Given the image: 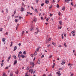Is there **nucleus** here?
Segmentation results:
<instances>
[{
  "mask_svg": "<svg viewBox=\"0 0 76 76\" xmlns=\"http://www.w3.org/2000/svg\"><path fill=\"white\" fill-rule=\"evenodd\" d=\"M70 0H71L72 1V0H65V2H67V3H69V1Z\"/></svg>",
  "mask_w": 76,
  "mask_h": 76,
  "instance_id": "dca6fc26",
  "label": "nucleus"
},
{
  "mask_svg": "<svg viewBox=\"0 0 76 76\" xmlns=\"http://www.w3.org/2000/svg\"><path fill=\"white\" fill-rule=\"evenodd\" d=\"M13 74L12 73V72H11L10 74V76H13Z\"/></svg>",
  "mask_w": 76,
  "mask_h": 76,
  "instance_id": "c85d7f7f",
  "label": "nucleus"
},
{
  "mask_svg": "<svg viewBox=\"0 0 76 76\" xmlns=\"http://www.w3.org/2000/svg\"><path fill=\"white\" fill-rule=\"evenodd\" d=\"M70 65H71V64H70V63H69V64H68V65L70 66Z\"/></svg>",
  "mask_w": 76,
  "mask_h": 76,
  "instance_id": "052dcab7",
  "label": "nucleus"
},
{
  "mask_svg": "<svg viewBox=\"0 0 76 76\" xmlns=\"http://www.w3.org/2000/svg\"><path fill=\"white\" fill-rule=\"evenodd\" d=\"M13 57H14V58L15 59V60H16V56H15V55H14L13 56Z\"/></svg>",
  "mask_w": 76,
  "mask_h": 76,
  "instance_id": "4be33fe9",
  "label": "nucleus"
},
{
  "mask_svg": "<svg viewBox=\"0 0 76 76\" xmlns=\"http://www.w3.org/2000/svg\"><path fill=\"white\" fill-rule=\"evenodd\" d=\"M30 64L31 66H32V67H34V66H35V64L34 63V62H30Z\"/></svg>",
  "mask_w": 76,
  "mask_h": 76,
  "instance_id": "f257e3e1",
  "label": "nucleus"
},
{
  "mask_svg": "<svg viewBox=\"0 0 76 76\" xmlns=\"http://www.w3.org/2000/svg\"><path fill=\"white\" fill-rule=\"evenodd\" d=\"M18 45L19 46V47H20V45H21V44H20V43H19Z\"/></svg>",
  "mask_w": 76,
  "mask_h": 76,
  "instance_id": "09e8293b",
  "label": "nucleus"
},
{
  "mask_svg": "<svg viewBox=\"0 0 76 76\" xmlns=\"http://www.w3.org/2000/svg\"><path fill=\"white\" fill-rule=\"evenodd\" d=\"M0 31L1 32V31H2V28H0Z\"/></svg>",
  "mask_w": 76,
  "mask_h": 76,
  "instance_id": "680f3d73",
  "label": "nucleus"
},
{
  "mask_svg": "<svg viewBox=\"0 0 76 76\" xmlns=\"http://www.w3.org/2000/svg\"><path fill=\"white\" fill-rule=\"evenodd\" d=\"M39 51V48H37V51Z\"/></svg>",
  "mask_w": 76,
  "mask_h": 76,
  "instance_id": "ea45409f",
  "label": "nucleus"
},
{
  "mask_svg": "<svg viewBox=\"0 0 76 76\" xmlns=\"http://www.w3.org/2000/svg\"><path fill=\"white\" fill-rule=\"evenodd\" d=\"M44 55H43L41 57V58H44Z\"/></svg>",
  "mask_w": 76,
  "mask_h": 76,
  "instance_id": "79ce46f5",
  "label": "nucleus"
},
{
  "mask_svg": "<svg viewBox=\"0 0 76 76\" xmlns=\"http://www.w3.org/2000/svg\"><path fill=\"white\" fill-rule=\"evenodd\" d=\"M37 63L38 64H40V63H41V62H40V60H38L37 61Z\"/></svg>",
  "mask_w": 76,
  "mask_h": 76,
  "instance_id": "412c9836",
  "label": "nucleus"
},
{
  "mask_svg": "<svg viewBox=\"0 0 76 76\" xmlns=\"http://www.w3.org/2000/svg\"><path fill=\"white\" fill-rule=\"evenodd\" d=\"M30 31H34V28H31L30 29Z\"/></svg>",
  "mask_w": 76,
  "mask_h": 76,
  "instance_id": "a878e982",
  "label": "nucleus"
},
{
  "mask_svg": "<svg viewBox=\"0 0 76 76\" xmlns=\"http://www.w3.org/2000/svg\"><path fill=\"white\" fill-rule=\"evenodd\" d=\"M49 3V1L48 0H45V3L46 4H48Z\"/></svg>",
  "mask_w": 76,
  "mask_h": 76,
  "instance_id": "9b49d317",
  "label": "nucleus"
},
{
  "mask_svg": "<svg viewBox=\"0 0 76 76\" xmlns=\"http://www.w3.org/2000/svg\"><path fill=\"white\" fill-rule=\"evenodd\" d=\"M55 61H56V60H53V63H54L55 62Z\"/></svg>",
  "mask_w": 76,
  "mask_h": 76,
  "instance_id": "338daca9",
  "label": "nucleus"
},
{
  "mask_svg": "<svg viewBox=\"0 0 76 76\" xmlns=\"http://www.w3.org/2000/svg\"><path fill=\"white\" fill-rule=\"evenodd\" d=\"M25 76H28V73H26Z\"/></svg>",
  "mask_w": 76,
  "mask_h": 76,
  "instance_id": "37998d69",
  "label": "nucleus"
},
{
  "mask_svg": "<svg viewBox=\"0 0 76 76\" xmlns=\"http://www.w3.org/2000/svg\"><path fill=\"white\" fill-rule=\"evenodd\" d=\"M64 37H66V35L65 34H64Z\"/></svg>",
  "mask_w": 76,
  "mask_h": 76,
  "instance_id": "8fccbe9b",
  "label": "nucleus"
},
{
  "mask_svg": "<svg viewBox=\"0 0 76 76\" xmlns=\"http://www.w3.org/2000/svg\"><path fill=\"white\" fill-rule=\"evenodd\" d=\"M11 58V55H10L9 57L8 58V59L7 60V61L8 62H9V60Z\"/></svg>",
  "mask_w": 76,
  "mask_h": 76,
  "instance_id": "6e6552de",
  "label": "nucleus"
},
{
  "mask_svg": "<svg viewBox=\"0 0 76 76\" xmlns=\"http://www.w3.org/2000/svg\"><path fill=\"white\" fill-rule=\"evenodd\" d=\"M73 73H72V74H71V76H73Z\"/></svg>",
  "mask_w": 76,
  "mask_h": 76,
  "instance_id": "0e129e2a",
  "label": "nucleus"
},
{
  "mask_svg": "<svg viewBox=\"0 0 76 76\" xmlns=\"http://www.w3.org/2000/svg\"><path fill=\"white\" fill-rule=\"evenodd\" d=\"M62 39H63V38H64L63 37V34H62Z\"/></svg>",
  "mask_w": 76,
  "mask_h": 76,
  "instance_id": "49530a36",
  "label": "nucleus"
},
{
  "mask_svg": "<svg viewBox=\"0 0 76 76\" xmlns=\"http://www.w3.org/2000/svg\"><path fill=\"white\" fill-rule=\"evenodd\" d=\"M33 72H34V71L33 70V69H30V70H29L28 72L29 73V72H31V74H32Z\"/></svg>",
  "mask_w": 76,
  "mask_h": 76,
  "instance_id": "20e7f679",
  "label": "nucleus"
},
{
  "mask_svg": "<svg viewBox=\"0 0 76 76\" xmlns=\"http://www.w3.org/2000/svg\"><path fill=\"white\" fill-rule=\"evenodd\" d=\"M4 64L2 62L1 64V66H3Z\"/></svg>",
  "mask_w": 76,
  "mask_h": 76,
  "instance_id": "58836bf2",
  "label": "nucleus"
},
{
  "mask_svg": "<svg viewBox=\"0 0 76 76\" xmlns=\"http://www.w3.org/2000/svg\"><path fill=\"white\" fill-rule=\"evenodd\" d=\"M59 23L60 25H62V21H59Z\"/></svg>",
  "mask_w": 76,
  "mask_h": 76,
  "instance_id": "ddd939ff",
  "label": "nucleus"
},
{
  "mask_svg": "<svg viewBox=\"0 0 76 76\" xmlns=\"http://www.w3.org/2000/svg\"><path fill=\"white\" fill-rule=\"evenodd\" d=\"M36 3H38V0H36Z\"/></svg>",
  "mask_w": 76,
  "mask_h": 76,
  "instance_id": "6e6d98bb",
  "label": "nucleus"
},
{
  "mask_svg": "<svg viewBox=\"0 0 76 76\" xmlns=\"http://www.w3.org/2000/svg\"><path fill=\"white\" fill-rule=\"evenodd\" d=\"M34 54V56H36L37 54V52L35 51Z\"/></svg>",
  "mask_w": 76,
  "mask_h": 76,
  "instance_id": "5701e85b",
  "label": "nucleus"
},
{
  "mask_svg": "<svg viewBox=\"0 0 76 76\" xmlns=\"http://www.w3.org/2000/svg\"><path fill=\"white\" fill-rule=\"evenodd\" d=\"M15 74L16 75H18L19 74V70L17 69V70L15 72Z\"/></svg>",
  "mask_w": 76,
  "mask_h": 76,
  "instance_id": "0eeeda50",
  "label": "nucleus"
},
{
  "mask_svg": "<svg viewBox=\"0 0 76 76\" xmlns=\"http://www.w3.org/2000/svg\"><path fill=\"white\" fill-rule=\"evenodd\" d=\"M18 19H16L15 20V22H18Z\"/></svg>",
  "mask_w": 76,
  "mask_h": 76,
  "instance_id": "6ab92c4d",
  "label": "nucleus"
},
{
  "mask_svg": "<svg viewBox=\"0 0 76 76\" xmlns=\"http://www.w3.org/2000/svg\"><path fill=\"white\" fill-rule=\"evenodd\" d=\"M42 76H46V75H45V74H43Z\"/></svg>",
  "mask_w": 76,
  "mask_h": 76,
  "instance_id": "774afa93",
  "label": "nucleus"
},
{
  "mask_svg": "<svg viewBox=\"0 0 76 76\" xmlns=\"http://www.w3.org/2000/svg\"><path fill=\"white\" fill-rule=\"evenodd\" d=\"M56 65V64L53 63V65L52 66V69H54V66Z\"/></svg>",
  "mask_w": 76,
  "mask_h": 76,
  "instance_id": "1a4fd4ad",
  "label": "nucleus"
},
{
  "mask_svg": "<svg viewBox=\"0 0 76 76\" xmlns=\"http://www.w3.org/2000/svg\"><path fill=\"white\" fill-rule=\"evenodd\" d=\"M41 19H42V20H44V19L43 18V17H41Z\"/></svg>",
  "mask_w": 76,
  "mask_h": 76,
  "instance_id": "864d4df0",
  "label": "nucleus"
},
{
  "mask_svg": "<svg viewBox=\"0 0 76 76\" xmlns=\"http://www.w3.org/2000/svg\"><path fill=\"white\" fill-rule=\"evenodd\" d=\"M31 8L32 9V10H34V7H31Z\"/></svg>",
  "mask_w": 76,
  "mask_h": 76,
  "instance_id": "bf43d9fd",
  "label": "nucleus"
},
{
  "mask_svg": "<svg viewBox=\"0 0 76 76\" xmlns=\"http://www.w3.org/2000/svg\"><path fill=\"white\" fill-rule=\"evenodd\" d=\"M58 15H61V13H60V12H59L58 13Z\"/></svg>",
  "mask_w": 76,
  "mask_h": 76,
  "instance_id": "de8ad7c7",
  "label": "nucleus"
},
{
  "mask_svg": "<svg viewBox=\"0 0 76 76\" xmlns=\"http://www.w3.org/2000/svg\"><path fill=\"white\" fill-rule=\"evenodd\" d=\"M9 69V67H8V66H7V67H6L5 69Z\"/></svg>",
  "mask_w": 76,
  "mask_h": 76,
  "instance_id": "a18cd8bd",
  "label": "nucleus"
},
{
  "mask_svg": "<svg viewBox=\"0 0 76 76\" xmlns=\"http://www.w3.org/2000/svg\"><path fill=\"white\" fill-rule=\"evenodd\" d=\"M24 33H25V32H24V31H22V36H23V35Z\"/></svg>",
  "mask_w": 76,
  "mask_h": 76,
  "instance_id": "b1692460",
  "label": "nucleus"
},
{
  "mask_svg": "<svg viewBox=\"0 0 76 76\" xmlns=\"http://www.w3.org/2000/svg\"><path fill=\"white\" fill-rule=\"evenodd\" d=\"M50 18H47V19H46L47 22H48V20H49V19H50Z\"/></svg>",
  "mask_w": 76,
  "mask_h": 76,
  "instance_id": "393cba45",
  "label": "nucleus"
},
{
  "mask_svg": "<svg viewBox=\"0 0 76 76\" xmlns=\"http://www.w3.org/2000/svg\"><path fill=\"white\" fill-rule=\"evenodd\" d=\"M31 57H34V56H35V55L34 54H31Z\"/></svg>",
  "mask_w": 76,
  "mask_h": 76,
  "instance_id": "aec40b11",
  "label": "nucleus"
},
{
  "mask_svg": "<svg viewBox=\"0 0 76 76\" xmlns=\"http://www.w3.org/2000/svg\"><path fill=\"white\" fill-rule=\"evenodd\" d=\"M64 45L65 46V47H67V46L66 45V43H65L64 44Z\"/></svg>",
  "mask_w": 76,
  "mask_h": 76,
  "instance_id": "13d9d810",
  "label": "nucleus"
},
{
  "mask_svg": "<svg viewBox=\"0 0 76 76\" xmlns=\"http://www.w3.org/2000/svg\"><path fill=\"white\" fill-rule=\"evenodd\" d=\"M75 31H72V32H71V34H75Z\"/></svg>",
  "mask_w": 76,
  "mask_h": 76,
  "instance_id": "cd10ccee",
  "label": "nucleus"
},
{
  "mask_svg": "<svg viewBox=\"0 0 76 76\" xmlns=\"http://www.w3.org/2000/svg\"><path fill=\"white\" fill-rule=\"evenodd\" d=\"M16 64H17V60H15L14 61L13 64L14 66L16 65Z\"/></svg>",
  "mask_w": 76,
  "mask_h": 76,
  "instance_id": "423d86ee",
  "label": "nucleus"
},
{
  "mask_svg": "<svg viewBox=\"0 0 76 76\" xmlns=\"http://www.w3.org/2000/svg\"><path fill=\"white\" fill-rule=\"evenodd\" d=\"M5 40H6V39H4V38L3 39H2L3 42H4V41H5Z\"/></svg>",
  "mask_w": 76,
  "mask_h": 76,
  "instance_id": "c756f323",
  "label": "nucleus"
},
{
  "mask_svg": "<svg viewBox=\"0 0 76 76\" xmlns=\"http://www.w3.org/2000/svg\"><path fill=\"white\" fill-rule=\"evenodd\" d=\"M59 70H62V68H59Z\"/></svg>",
  "mask_w": 76,
  "mask_h": 76,
  "instance_id": "69168bd1",
  "label": "nucleus"
},
{
  "mask_svg": "<svg viewBox=\"0 0 76 76\" xmlns=\"http://www.w3.org/2000/svg\"><path fill=\"white\" fill-rule=\"evenodd\" d=\"M21 18H22V17L20 16L19 17V19H20H20H21Z\"/></svg>",
  "mask_w": 76,
  "mask_h": 76,
  "instance_id": "3c124183",
  "label": "nucleus"
},
{
  "mask_svg": "<svg viewBox=\"0 0 76 76\" xmlns=\"http://www.w3.org/2000/svg\"><path fill=\"white\" fill-rule=\"evenodd\" d=\"M25 56L23 55H22L20 56V57H22V58H24Z\"/></svg>",
  "mask_w": 76,
  "mask_h": 76,
  "instance_id": "9d476101",
  "label": "nucleus"
},
{
  "mask_svg": "<svg viewBox=\"0 0 76 76\" xmlns=\"http://www.w3.org/2000/svg\"><path fill=\"white\" fill-rule=\"evenodd\" d=\"M51 7H52V5H51L50 6V7H49V9H51Z\"/></svg>",
  "mask_w": 76,
  "mask_h": 76,
  "instance_id": "4d7b16f0",
  "label": "nucleus"
},
{
  "mask_svg": "<svg viewBox=\"0 0 76 76\" xmlns=\"http://www.w3.org/2000/svg\"><path fill=\"white\" fill-rule=\"evenodd\" d=\"M27 14H28L29 15H32V13H31L29 12H27Z\"/></svg>",
  "mask_w": 76,
  "mask_h": 76,
  "instance_id": "4468645a",
  "label": "nucleus"
},
{
  "mask_svg": "<svg viewBox=\"0 0 76 76\" xmlns=\"http://www.w3.org/2000/svg\"><path fill=\"white\" fill-rule=\"evenodd\" d=\"M26 70H29V67H27V68H26Z\"/></svg>",
  "mask_w": 76,
  "mask_h": 76,
  "instance_id": "603ef678",
  "label": "nucleus"
},
{
  "mask_svg": "<svg viewBox=\"0 0 76 76\" xmlns=\"http://www.w3.org/2000/svg\"><path fill=\"white\" fill-rule=\"evenodd\" d=\"M56 0H53L52 1L53 3H55V1Z\"/></svg>",
  "mask_w": 76,
  "mask_h": 76,
  "instance_id": "5fc2aeb1",
  "label": "nucleus"
},
{
  "mask_svg": "<svg viewBox=\"0 0 76 76\" xmlns=\"http://www.w3.org/2000/svg\"><path fill=\"white\" fill-rule=\"evenodd\" d=\"M17 49V48H14V51H16V50Z\"/></svg>",
  "mask_w": 76,
  "mask_h": 76,
  "instance_id": "473e14b6",
  "label": "nucleus"
},
{
  "mask_svg": "<svg viewBox=\"0 0 76 76\" xmlns=\"http://www.w3.org/2000/svg\"><path fill=\"white\" fill-rule=\"evenodd\" d=\"M34 11L35 12H36V13H38V11L37 10V9H35L34 10Z\"/></svg>",
  "mask_w": 76,
  "mask_h": 76,
  "instance_id": "f3484780",
  "label": "nucleus"
},
{
  "mask_svg": "<svg viewBox=\"0 0 76 76\" xmlns=\"http://www.w3.org/2000/svg\"><path fill=\"white\" fill-rule=\"evenodd\" d=\"M52 44L53 45H56V43L54 42H52Z\"/></svg>",
  "mask_w": 76,
  "mask_h": 76,
  "instance_id": "e433bc0d",
  "label": "nucleus"
},
{
  "mask_svg": "<svg viewBox=\"0 0 76 76\" xmlns=\"http://www.w3.org/2000/svg\"><path fill=\"white\" fill-rule=\"evenodd\" d=\"M33 21L34 22H36L37 21V18L35 17L34 18V20H33Z\"/></svg>",
  "mask_w": 76,
  "mask_h": 76,
  "instance_id": "2eb2a0df",
  "label": "nucleus"
},
{
  "mask_svg": "<svg viewBox=\"0 0 76 76\" xmlns=\"http://www.w3.org/2000/svg\"><path fill=\"white\" fill-rule=\"evenodd\" d=\"M24 10H25V9L23 8V7H21V10H20L21 12H23Z\"/></svg>",
  "mask_w": 76,
  "mask_h": 76,
  "instance_id": "39448f33",
  "label": "nucleus"
},
{
  "mask_svg": "<svg viewBox=\"0 0 76 76\" xmlns=\"http://www.w3.org/2000/svg\"><path fill=\"white\" fill-rule=\"evenodd\" d=\"M61 27H60V26L58 27V28L59 29H61Z\"/></svg>",
  "mask_w": 76,
  "mask_h": 76,
  "instance_id": "a19ab883",
  "label": "nucleus"
},
{
  "mask_svg": "<svg viewBox=\"0 0 76 76\" xmlns=\"http://www.w3.org/2000/svg\"><path fill=\"white\" fill-rule=\"evenodd\" d=\"M52 56H53V55H51L50 56H49V58H51L52 57Z\"/></svg>",
  "mask_w": 76,
  "mask_h": 76,
  "instance_id": "7c9ffc66",
  "label": "nucleus"
},
{
  "mask_svg": "<svg viewBox=\"0 0 76 76\" xmlns=\"http://www.w3.org/2000/svg\"><path fill=\"white\" fill-rule=\"evenodd\" d=\"M56 7L57 8H59V7H60V6H59V5H58V4H57Z\"/></svg>",
  "mask_w": 76,
  "mask_h": 76,
  "instance_id": "bb28decb",
  "label": "nucleus"
},
{
  "mask_svg": "<svg viewBox=\"0 0 76 76\" xmlns=\"http://www.w3.org/2000/svg\"><path fill=\"white\" fill-rule=\"evenodd\" d=\"M65 10H66V9L65 7H63L62 8V10H63L64 11Z\"/></svg>",
  "mask_w": 76,
  "mask_h": 76,
  "instance_id": "a211bd4d",
  "label": "nucleus"
},
{
  "mask_svg": "<svg viewBox=\"0 0 76 76\" xmlns=\"http://www.w3.org/2000/svg\"><path fill=\"white\" fill-rule=\"evenodd\" d=\"M6 12H7V13H8V9H6Z\"/></svg>",
  "mask_w": 76,
  "mask_h": 76,
  "instance_id": "e2e57ef3",
  "label": "nucleus"
},
{
  "mask_svg": "<svg viewBox=\"0 0 76 76\" xmlns=\"http://www.w3.org/2000/svg\"><path fill=\"white\" fill-rule=\"evenodd\" d=\"M66 64V62H65L63 61H62L61 63V64L62 65H63L64 64Z\"/></svg>",
  "mask_w": 76,
  "mask_h": 76,
  "instance_id": "f8f14e48",
  "label": "nucleus"
},
{
  "mask_svg": "<svg viewBox=\"0 0 76 76\" xmlns=\"http://www.w3.org/2000/svg\"><path fill=\"white\" fill-rule=\"evenodd\" d=\"M3 76H6V73L5 72L3 73Z\"/></svg>",
  "mask_w": 76,
  "mask_h": 76,
  "instance_id": "4c0bfd02",
  "label": "nucleus"
},
{
  "mask_svg": "<svg viewBox=\"0 0 76 76\" xmlns=\"http://www.w3.org/2000/svg\"><path fill=\"white\" fill-rule=\"evenodd\" d=\"M23 53H24V54H26V52L25 51H24Z\"/></svg>",
  "mask_w": 76,
  "mask_h": 76,
  "instance_id": "c9c22d12",
  "label": "nucleus"
},
{
  "mask_svg": "<svg viewBox=\"0 0 76 76\" xmlns=\"http://www.w3.org/2000/svg\"><path fill=\"white\" fill-rule=\"evenodd\" d=\"M47 47L48 48H49V47H50V45H49L47 46Z\"/></svg>",
  "mask_w": 76,
  "mask_h": 76,
  "instance_id": "c03bdc74",
  "label": "nucleus"
},
{
  "mask_svg": "<svg viewBox=\"0 0 76 76\" xmlns=\"http://www.w3.org/2000/svg\"><path fill=\"white\" fill-rule=\"evenodd\" d=\"M44 5V3H42V4H41V6L42 7Z\"/></svg>",
  "mask_w": 76,
  "mask_h": 76,
  "instance_id": "f704fd0d",
  "label": "nucleus"
},
{
  "mask_svg": "<svg viewBox=\"0 0 76 76\" xmlns=\"http://www.w3.org/2000/svg\"><path fill=\"white\" fill-rule=\"evenodd\" d=\"M56 74L58 75V76H61V74L60 73V71H58V72H56Z\"/></svg>",
  "mask_w": 76,
  "mask_h": 76,
  "instance_id": "7ed1b4c3",
  "label": "nucleus"
},
{
  "mask_svg": "<svg viewBox=\"0 0 76 76\" xmlns=\"http://www.w3.org/2000/svg\"><path fill=\"white\" fill-rule=\"evenodd\" d=\"M36 29L37 30V31L35 32V35H37V34L38 32H39V29H38V28H36Z\"/></svg>",
  "mask_w": 76,
  "mask_h": 76,
  "instance_id": "f03ea898",
  "label": "nucleus"
},
{
  "mask_svg": "<svg viewBox=\"0 0 76 76\" xmlns=\"http://www.w3.org/2000/svg\"><path fill=\"white\" fill-rule=\"evenodd\" d=\"M11 44L10 45V47H12V44H13V42H11Z\"/></svg>",
  "mask_w": 76,
  "mask_h": 76,
  "instance_id": "2f4dec72",
  "label": "nucleus"
},
{
  "mask_svg": "<svg viewBox=\"0 0 76 76\" xmlns=\"http://www.w3.org/2000/svg\"><path fill=\"white\" fill-rule=\"evenodd\" d=\"M51 38H49L48 39V41L50 42V41H51Z\"/></svg>",
  "mask_w": 76,
  "mask_h": 76,
  "instance_id": "72a5a7b5",
  "label": "nucleus"
}]
</instances>
